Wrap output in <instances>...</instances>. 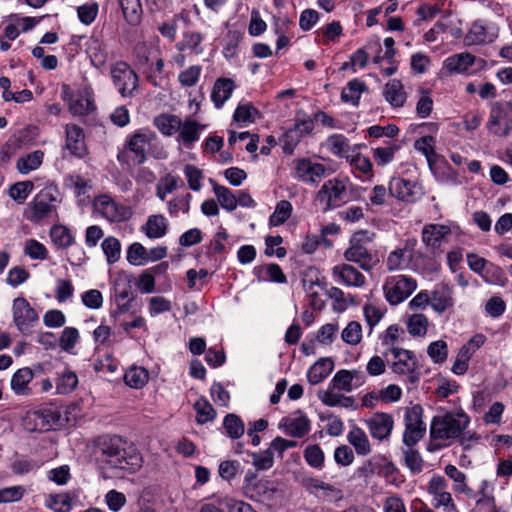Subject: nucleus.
<instances>
[{
  "instance_id": "nucleus-26",
  "label": "nucleus",
  "mask_w": 512,
  "mask_h": 512,
  "mask_svg": "<svg viewBox=\"0 0 512 512\" xmlns=\"http://www.w3.org/2000/svg\"><path fill=\"white\" fill-rule=\"evenodd\" d=\"M368 87L366 83L358 78L347 83L346 88L341 92V100L344 103H351L354 106H358L360 102L361 93L366 92Z\"/></svg>"
},
{
  "instance_id": "nucleus-5",
  "label": "nucleus",
  "mask_w": 512,
  "mask_h": 512,
  "mask_svg": "<svg viewBox=\"0 0 512 512\" xmlns=\"http://www.w3.org/2000/svg\"><path fill=\"white\" fill-rule=\"evenodd\" d=\"M490 133L497 137H507L512 131V100L491 103L486 124Z\"/></svg>"
},
{
  "instance_id": "nucleus-57",
  "label": "nucleus",
  "mask_w": 512,
  "mask_h": 512,
  "mask_svg": "<svg viewBox=\"0 0 512 512\" xmlns=\"http://www.w3.org/2000/svg\"><path fill=\"white\" fill-rule=\"evenodd\" d=\"M421 97L416 104V113L420 118L428 117L433 110V99L430 97V90L420 88Z\"/></svg>"
},
{
  "instance_id": "nucleus-27",
  "label": "nucleus",
  "mask_w": 512,
  "mask_h": 512,
  "mask_svg": "<svg viewBox=\"0 0 512 512\" xmlns=\"http://www.w3.org/2000/svg\"><path fill=\"white\" fill-rule=\"evenodd\" d=\"M450 233V228L445 225H426L422 231V240L427 246L436 247L442 239Z\"/></svg>"
},
{
  "instance_id": "nucleus-50",
  "label": "nucleus",
  "mask_w": 512,
  "mask_h": 512,
  "mask_svg": "<svg viewBox=\"0 0 512 512\" xmlns=\"http://www.w3.org/2000/svg\"><path fill=\"white\" fill-rule=\"evenodd\" d=\"M422 416L423 408L421 405L416 404L410 408H407L404 416L405 427L410 426V428H426V425L422 420Z\"/></svg>"
},
{
  "instance_id": "nucleus-16",
  "label": "nucleus",
  "mask_w": 512,
  "mask_h": 512,
  "mask_svg": "<svg viewBox=\"0 0 512 512\" xmlns=\"http://www.w3.org/2000/svg\"><path fill=\"white\" fill-rule=\"evenodd\" d=\"M295 414H298L299 416L295 418H282L279 428L288 436L302 438L310 431V420L302 413L301 410H297Z\"/></svg>"
},
{
  "instance_id": "nucleus-44",
  "label": "nucleus",
  "mask_w": 512,
  "mask_h": 512,
  "mask_svg": "<svg viewBox=\"0 0 512 512\" xmlns=\"http://www.w3.org/2000/svg\"><path fill=\"white\" fill-rule=\"evenodd\" d=\"M223 426L227 435L232 439L240 438L245 432L244 423L236 414H227L224 417Z\"/></svg>"
},
{
  "instance_id": "nucleus-35",
  "label": "nucleus",
  "mask_w": 512,
  "mask_h": 512,
  "mask_svg": "<svg viewBox=\"0 0 512 512\" xmlns=\"http://www.w3.org/2000/svg\"><path fill=\"white\" fill-rule=\"evenodd\" d=\"M328 150L337 157L348 156L346 153L349 152V140L343 134H332L326 140Z\"/></svg>"
},
{
  "instance_id": "nucleus-13",
  "label": "nucleus",
  "mask_w": 512,
  "mask_h": 512,
  "mask_svg": "<svg viewBox=\"0 0 512 512\" xmlns=\"http://www.w3.org/2000/svg\"><path fill=\"white\" fill-rule=\"evenodd\" d=\"M66 150L76 158L83 159L88 155L85 133L75 124H66Z\"/></svg>"
},
{
  "instance_id": "nucleus-33",
  "label": "nucleus",
  "mask_w": 512,
  "mask_h": 512,
  "mask_svg": "<svg viewBox=\"0 0 512 512\" xmlns=\"http://www.w3.org/2000/svg\"><path fill=\"white\" fill-rule=\"evenodd\" d=\"M33 379V372L25 367L17 370L11 379V388L16 394H27V385Z\"/></svg>"
},
{
  "instance_id": "nucleus-9",
  "label": "nucleus",
  "mask_w": 512,
  "mask_h": 512,
  "mask_svg": "<svg viewBox=\"0 0 512 512\" xmlns=\"http://www.w3.org/2000/svg\"><path fill=\"white\" fill-rule=\"evenodd\" d=\"M93 207L110 222L128 220L133 214L130 207L115 202L109 194H98L93 200Z\"/></svg>"
},
{
  "instance_id": "nucleus-48",
  "label": "nucleus",
  "mask_w": 512,
  "mask_h": 512,
  "mask_svg": "<svg viewBox=\"0 0 512 512\" xmlns=\"http://www.w3.org/2000/svg\"><path fill=\"white\" fill-rule=\"evenodd\" d=\"M430 305L438 313H443L453 306V299L449 292L435 290L431 294Z\"/></svg>"
},
{
  "instance_id": "nucleus-21",
  "label": "nucleus",
  "mask_w": 512,
  "mask_h": 512,
  "mask_svg": "<svg viewBox=\"0 0 512 512\" xmlns=\"http://www.w3.org/2000/svg\"><path fill=\"white\" fill-rule=\"evenodd\" d=\"M333 275L339 277L347 286L361 287L365 284L364 275L349 264L336 265Z\"/></svg>"
},
{
  "instance_id": "nucleus-60",
  "label": "nucleus",
  "mask_w": 512,
  "mask_h": 512,
  "mask_svg": "<svg viewBox=\"0 0 512 512\" xmlns=\"http://www.w3.org/2000/svg\"><path fill=\"white\" fill-rule=\"evenodd\" d=\"M183 186L184 182L179 176L167 174L158 182L156 192H173Z\"/></svg>"
},
{
  "instance_id": "nucleus-15",
  "label": "nucleus",
  "mask_w": 512,
  "mask_h": 512,
  "mask_svg": "<svg viewBox=\"0 0 512 512\" xmlns=\"http://www.w3.org/2000/svg\"><path fill=\"white\" fill-rule=\"evenodd\" d=\"M297 176L306 183H317L326 174V167L321 163L313 162L309 158H302L296 164Z\"/></svg>"
},
{
  "instance_id": "nucleus-51",
  "label": "nucleus",
  "mask_w": 512,
  "mask_h": 512,
  "mask_svg": "<svg viewBox=\"0 0 512 512\" xmlns=\"http://www.w3.org/2000/svg\"><path fill=\"white\" fill-rule=\"evenodd\" d=\"M307 464L313 468L320 469L324 464V453L319 445H308L303 453Z\"/></svg>"
},
{
  "instance_id": "nucleus-59",
  "label": "nucleus",
  "mask_w": 512,
  "mask_h": 512,
  "mask_svg": "<svg viewBox=\"0 0 512 512\" xmlns=\"http://www.w3.org/2000/svg\"><path fill=\"white\" fill-rule=\"evenodd\" d=\"M184 175L191 190L198 191L201 189V180L203 179V172L201 169L195 165L186 164L184 167Z\"/></svg>"
},
{
  "instance_id": "nucleus-62",
  "label": "nucleus",
  "mask_w": 512,
  "mask_h": 512,
  "mask_svg": "<svg viewBox=\"0 0 512 512\" xmlns=\"http://www.w3.org/2000/svg\"><path fill=\"white\" fill-rule=\"evenodd\" d=\"M190 194H181L168 202V210L172 216H177L181 211L187 213L190 207Z\"/></svg>"
},
{
  "instance_id": "nucleus-36",
  "label": "nucleus",
  "mask_w": 512,
  "mask_h": 512,
  "mask_svg": "<svg viewBox=\"0 0 512 512\" xmlns=\"http://www.w3.org/2000/svg\"><path fill=\"white\" fill-rule=\"evenodd\" d=\"M43 157L44 153L41 150L29 153L17 160V169L20 173L27 174L42 164Z\"/></svg>"
},
{
  "instance_id": "nucleus-20",
  "label": "nucleus",
  "mask_w": 512,
  "mask_h": 512,
  "mask_svg": "<svg viewBox=\"0 0 512 512\" xmlns=\"http://www.w3.org/2000/svg\"><path fill=\"white\" fill-rule=\"evenodd\" d=\"M204 127L195 120L185 119L183 122L181 121L178 141H181L186 149H192L194 142L199 140L200 131Z\"/></svg>"
},
{
  "instance_id": "nucleus-25",
  "label": "nucleus",
  "mask_w": 512,
  "mask_h": 512,
  "mask_svg": "<svg viewBox=\"0 0 512 512\" xmlns=\"http://www.w3.org/2000/svg\"><path fill=\"white\" fill-rule=\"evenodd\" d=\"M125 21L131 26L140 24L143 8L140 0H118Z\"/></svg>"
},
{
  "instance_id": "nucleus-61",
  "label": "nucleus",
  "mask_w": 512,
  "mask_h": 512,
  "mask_svg": "<svg viewBox=\"0 0 512 512\" xmlns=\"http://www.w3.org/2000/svg\"><path fill=\"white\" fill-rule=\"evenodd\" d=\"M38 342L45 347V349H54L59 346L64 349V331L59 334L51 332L41 333L38 337Z\"/></svg>"
},
{
  "instance_id": "nucleus-55",
  "label": "nucleus",
  "mask_w": 512,
  "mask_h": 512,
  "mask_svg": "<svg viewBox=\"0 0 512 512\" xmlns=\"http://www.w3.org/2000/svg\"><path fill=\"white\" fill-rule=\"evenodd\" d=\"M127 261L135 266L142 265L148 261V253L145 247L135 242L127 250Z\"/></svg>"
},
{
  "instance_id": "nucleus-23",
  "label": "nucleus",
  "mask_w": 512,
  "mask_h": 512,
  "mask_svg": "<svg viewBox=\"0 0 512 512\" xmlns=\"http://www.w3.org/2000/svg\"><path fill=\"white\" fill-rule=\"evenodd\" d=\"M334 369V361L330 357L320 358L307 372L310 384L316 385L322 382Z\"/></svg>"
},
{
  "instance_id": "nucleus-42",
  "label": "nucleus",
  "mask_w": 512,
  "mask_h": 512,
  "mask_svg": "<svg viewBox=\"0 0 512 512\" xmlns=\"http://www.w3.org/2000/svg\"><path fill=\"white\" fill-rule=\"evenodd\" d=\"M404 463L412 474H419L423 470L424 460L420 452L413 447H407L403 451Z\"/></svg>"
},
{
  "instance_id": "nucleus-37",
  "label": "nucleus",
  "mask_w": 512,
  "mask_h": 512,
  "mask_svg": "<svg viewBox=\"0 0 512 512\" xmlns=\"http://www.w3.org/2000/svg\"><path fill=\"white\" fill-rule=\"evenodd\" d=\"M194 409L197 413L196 422L200 425L205 424L207 422H211L216 417V411L213 406L209 403L207 399L204 397H200L194 403Z\"/></svg>"
},
{
  "instance_id": "nucleus-2",
  "label": "nucleus",
  "mask_w": 512,
  "mask_h": 512,
  "mask_svg": "<svg viewBox=\"0 0 512 512\" xmlns=\"http://www.w3.org/2000/svg\"><path fill=\"white\" fill-rule=\"evenodd\" d=\"M470 423L469 416L460 411L456 414L447 412L444 415H436L433 417L430 425V438L434 444L430 450L441 449L450 444L451 440L460 439L462 445H465L466 434L465 429Z\"/></svg>"
},
{
  "instance_id": "nucleus-1",
  "label": "nucleus",
  "mask_w": 512,
  "mask_h": 512,
  "mask_svg": "<svg viewBox=\"0 0 512 512\" xmlns=\"http://www.w3.org/2000/svg\"><path fill=\"white\" fill-rule=\"evenodd\" d=\"M93 457L104 479H121L138 472L144 463L142 453L130 440L116 434H103L91 444Z\"/></svg>"
},
{
  "instance_id": "nucleus-53",
  "label": "nucleus",
  "mask_w": 512,
  "mask_h": 512,
  "mask_svg": "<svg viewBox=\"0 0 512 512\" xmlns=\"http://www.w3.org/2000/svg\"><path fill=\"white\" fill-rule=\"evenodd\" d=\"M99 5L97 2L86 3L76 8L79 21L84 25H90L98 15Z\"/></svg>"
},
{
  "instance_id": "nucleus-52",
  "label": "nucleus",
  "mask_w": 512,
  "mask_h": 512,
  "mask_svg": "<svg viewBox=\"0 0 512 512\" xmlns=\"http://www.w3.org/2000/svg\"><path fill=\"white\" fill-rule=\"evenodd\" d=\"M342 340L349 345H357L362 339V327L357 321H351L341 333Z\"/></svg>"
},
{
  "instance_id": "nucleus-39",
  "label": "nucleus",
  "mask_w": 512,
  "mask_h": 512,
  "mask_svg": "<svg viewBox=\"0 0 512 512\" xmlns=\"http://www.w3.org/2000/svg\"><path fill=\"white\" fill-rule=\"evenodd\" d=\"M292 205L287 200H281L277 203L274 212L269 217V225L273 227L284 224L291 216Z\"/></svg>"
},
{
  "instance_id": "nucleus-10",
  "label": "nucleus",
  "mask_w": 512,
  "mask_h": 512,
  "mask_svg": "<svg viewBox=\"0 0 512 512\" xmlns=\"http://www.w3.org/2000/svg\"><path fill=\"white\" fill-rule=\"evenodd\" d=\"M114 299L117 310L114 315L123 314L131 310L132 302L136 298L133 290L132 279L127 275H119L114 280Z\"/></svg>"
},
{
  "instance_id": "nucleus-43",
  "label": "nucleus",
  "mask_w": 512,
  "mask_h": 512,
  "mask_svg": "<svg viewBox=\"0 0 512 512\" xmlns=\"http://www.w3.org/2000/svg\"><path fill=\"white\" fill-rule=\"evenodd\" d=\"M21 425L25 431L28 432H43L47 431L41 413L39 410L28 411L22 418Z\"/></svg>"
},
{
  "instance_id": "nucleus-12",
  "label": "nucleus",
  "mask_w": 512,
  "mask_h": 512,
  "mask_svg": "<svg viewBox=\"0 0 512 512\" xmlns=\"http://www.w3.org/2000/svg\"><path fill=\"white\" fill-rule=\"evenodd\" d=\"M156 138V134L150 130H138L126 141V150L134 154V162L142 164L146 161V148L151 141Z\"/></svg>"
},
{
  "instance_id": "nucleus-18",
  "label": "nucleus",
  "mask_w": 512,
  "mask_h": 512,
  "mask_svg": "<svg viewBox=\"0 0 512 512\" xmlns=\"http://www.w3.org/2000/svg\"><path fill=\"white\" fill-rule=\"evenodd\" d=\"M236 84L233 79L220 77L213 86L211 100L217 109H220L224 103L231 97Z\"/></svg>"
},
{
  "instance_id": "nucleus-6",
  "label": "nucleus",
  "mask_w": 512,
  "mask_h": 512,
  "mask_svg": "<svg viewBox=\"0 0 512 512\" xmlns=\"http://www.w3.org/2000/svg\"><path fill=\"white\" fill-rule=\"evenodd\" d=\"M113 85L122 97H132L138 89L139 77L130 65L124 61L115 63L111 68Z\"/></svg>"
},
{
  "instance_id": "nucleus-8",
  "label": "nucleus",
  "mask_w": 512,
  "mask_h": 512,
  "mask_svg": "<svg viewBox=\"0 0 512 512\" xmlns=\"http://www.w3.org/2000/svg\"><path fill=\"white\" fill-rule=\"evenodd\" d=\"M242 489L247 498L257 502L272 499L276 491L271 481L259 478L257 472L251 470L244 477Z\"/></svg>"
},
{
  "instance_id": "nucleus-7",
  "label": "nucleus",
  "mask_w": 512,
  "mask_h": 512,
  "mask_svg": "<svg viewBox=\"0 0 512 512\" xmlns=\"http://www.w3.org/2000/svg\"><path fill=\"white\" fill-rule=\"evenodd\" d=\"M416 288V280L404 275L389 277L383 287L386 300L391 305H397L403 302Z\"/></svg>"
},
{
  "instance_id": "nucleus-17",
  "label": "nucleus",
  "mask_w": 512,
  "mask_h": 512,
  "mask_svg": "<svg viewBox=\"0 0 512 512\" xmlns=\"http://www.w3.org/2000/svg\"><path fill=\"white\" fill-rule=\"evenodd\" d=\"M476 57L468 52L454 54L444 60V67L452 74L472 75L474 71L471 67L474 65Z\"/></svg>"
},
{
  "instance_id": "nucleus-56",
  "label": "nucleus",
  "mask_w": 512,
  "mask_h": 512,
  "mask_svg": "<svg viewBox=\"0 0 512 512\" xmlns=\"http://www.w3.org/2000/svg\"><path fill=\"white\" fill-rule=\"evenodd\" d=\"M356 373V371L339 370L331 381L333 388L350 392L352 390V380Z\"/></svg>"
},
{
  "instance_id": "nucleus-14",
  "label": "nucleus",
  "mask_w": 512,
  "mask_h": 512,
  "mask_svg": "<svg viewBox=\"0 0 512 512\" xmlns=\"http://www.w3.org/2000/svg\"><path fill=\"white\" fill-rule=\"evenodd\" d=\"M366 424L371 436L382 441L389 438L394 426V420L390 414L376 412L366 421Z\"/></svg>"
},
{
  "instance_id": "nucleus-11",
  "label": "nucleus",
  "mask_w": 512,
  "mask_h": 512,
  "mask_svg": "<svg viewBox=\"0 0 512 512\" xmlns=\"http://www.w3.org/2000/svg\"><path fill=\"white\" fill-rule=\"evenodd\" d=\"M13 321L18 330L26 334L39 321V316L25 298L18 297L13 301Z\"/></svg>"
},
{
  "instance_id": "nucleus-40",
  "label": "nucleus",
  "mask_w": 512,
  "mask_h": 512,
  "mask_svg": "<svg viewBox=\"0 0 512 512\" xmlns=\"http://www.w3.org/2000/svg\"><path fill=\"white\" fill-rule=\"evenodd\" d=\"M302 138L297 128L292 127L286 130L279 138L284 154L292 155Z\"/></svg>"
},
{
  "instance_id": "nucleus-64",
  "label": "nucleus",
  "mask_w": 512,
  "mask_h": 512,
  "mask_svg": "<svg viewBox=\"0 0 512 512\" xmlns=\"http://www.w3.org/2000/svg\"><path fill=\"white\" fill-rule=\"evenodd\" d=\"M200 74L201 67L193 65L190 66L188 69L182 71L178 76V80L182 86L192 87L198 82Z\"/></svg>"
},
{
  "instance_id": "nucleus-31",
  "label": "nucleus",
  "mask_w": 512,
  "mask_h": 512,
  "mask_svg": "<svg viewBox=\"0 0 512 512\" xmlns=\"http://www.w3.org/2000/svg\"><path fill=\"white\" fill-rule=\"evenodd\" d=\"M348 194H316L314 198V205L322 212H327L330 209L340 207L348 201L345 196Z\"/></svg>"
},
{
  "instance_id": "nucleus-24",
  "label": "nucleus",
  "mask_w": 512,
  "mask_h": 512,
  "mask_svg": "<svg viewBox=\"0 0 512 512\" xmlns=\"http://www.w3.org/2000/svg\"><path fill=\"white\" fill-rule=\"evenodd\" d=\"M168 225L165 217L160 214L150 215L142 226V231L150 239H158L167 233Z\"/></svg>"
},
{
  "instance_id": "nucleus-38",
  "label": "nucleus",
  "mask_w": 512,
  "mask_h": 512,
  "mask_svg": "<svg viewBox=\"0 0 512 512\" xmlns=\"http://www.w3.org/2000/svg\"><path fill=\"white\" fill-rule=\"evenodd\" d=\"M260 111L252 104H239L234 113L233 120L237 123H254L256 117H260Z\"/></svg>"
},
{
  "instance_id": "nucleus-54",
  "label": "nucleus",
  "mask_w": 512,
  "mask_h": 512,
  "mask_svg": "<svg viewBox=\"0 0 512 512\" xmlns=\"http://www.w3.org/2000/svg\"><path fill=\"white\" fill-rule=\"evenodd\" d=\"M250 455L257 470H268L274 464V452L271 447L261 452H253Z\"/></svg>"
},
{
  "instance_id": "nucleus-28",
  "label": "nucleus",
  "mask_w": 512,
  "mask_h": 512,
  "mask_svg": "<svg viewBox=\"0 0 512 512\" xmlns=\"http://www.w3.org/2000/svg\"><path fill=\"white\" fill-rule=\"evenodd\" d=\"M153 123L162 134L172 136L180 129L181 119L173 114H160Z\"/></svg>"
},
{
  "instance_id": "nucleus-29",
  "label": "nucleus",
  "mask_w": 512,
  "mask_h": 512,
  "mask_svg": "<svg viewBox=\"0 0 512 512\" xmlns=\"http://www.w3.org/2000/svg\"><path fill=\"white\" fill-rule=\"evenodd\" d=\"M349 443L355 448L357 454L368 455L371 452V446L366 433L357 426H353L347 435Z\"/></svg>"
},
{
  "instance_id": "nucleus-3",
  "label": "nucleus",
  "mask_w": 512,
  "mask_h": 512,
  "mask_svg": "<svg viewBox=\"0 0 512 512\" xmlns=\"http://www.w3.org/2000/svg\"><path fill=\"white\" fill-rule=\"evenodd\" d=\"M66 85L68 111L74 117H86L97 111L95 93L90 84L85 83L75 91H69Z\"/></svg>"
},
{
  "instance_id": "nucleus-19",
  "label": "nucleus",
  "mask_w": 512,
  "mask_h": 512,
  "mask_svg": "<svg viewBox=\"0 0 512 512\" xmlns=\"http://www.w3.org/2000/svg\"><path fill=\"white\" fill-rule=\"evenodd\" d=\"M390 352L397 361L393 362L391 368L397 374H405L407 370H416L417 361L412 351L403 348L393 347Z\"/></svg>"
},
{
  "instance_id": "nucleus-34",
  "label": "nucleus",
  "mask_w": 512,
  "mask_h": 512,
  "mask_svg": "<svg viewBox=\"0 0 512 512\" xmlns=\"http://www.w3.org/2000/svg\"><path fill=\"white\" fill-rule=\"evenodd\" d=\"M434 143L435 138L430 135L423 136L414 143V148L425 156L430 168H432L438 156L433 146Z\"/></svg>"
},
{
  "instance_id": "nucleus-22",
  "label": "nucleus",
  "mask_w": 512,
  "mask_h": 512,
  "mask_svg": "<svg viewBox=\"0 0 512 512\" xmlns=\"http://www.w3.org/2000/svg\"><path fill=\"white\" fill-rule=\"evenodd\" d=\"M383 96L385 100L394 108L403 107L406 102L404 86L398 79H392L386 83Z\"/></svg>"
},
{
  "instance_id": "nucleus-32",
  "label": "nucleus",
  "mask_w": 512,
  "mask_h": 512,
  "mask_svg": "<svg viewBox=\"0 0 512 512\" xmlns=\"http://www.w3.org/2000/svg\"><path fill=\"white\" fill-rule=\"evenodd\" d=\"M149 380V373L143 367L132 366L124 374V382L131 388L140 389Z\"/></svg>"
},
{
  "instance_id": "nucleus-4",
  "label": "nucleus",
  "mask_w": 512,
  "mask_h": 512,
  "mask_svg": "<svg viewBox=\"0 0 512 512\" xmlns=\"http://www.w3.org/2000/svg\"><path fill=\"white\" fill-rule=\"evenodd\" d=\"M371 240L368 231L360 230L355 232L349 241V247L344 253L345 259L358 264L364 271H370L375 266L376 259L365 247L364 243Z\"/></svg>"
},
{
  "instance_id": "nucleus-45",
  "label": "nucleus",
  "mask_w": 512,
  "mask_h": 512,
  "mask_svg": "<svg viewBox=\"0 0 512 512\" xmlns=\"http://www.w3.org/2000/svg\"><path fill=\"white\" fill-rule=\"evenodd\" d=\"M244 33L239 30H229L226 36V43L223 47V55L227 59L237 56L238 45L242 41Z\"/></svg>"
},
{
  "instance_id": "nucleus-46",
  "label": "nucleus",
  "mask_w": 512,
  "mask_h": 512,
  "mask_svg": "<svg viewBox=\"0 0 512 512\" xmlns=\"http://www.w3.org/2000/svg\"><path fill=\"white\" fill-rule=\"evenodd\" d=\"M101 247L109 264H113L119 260L121 244L117 238L113 236L105 238L101 244Z\"/></svg>"
},
{
  "instance_id": "nucleus-58",
  "label": "nucleus",
  "mask_w": 512,
  "mask_h": 512,
  "mask_svg": "<svg viewBox=\"0 0 512 512\" xmlns=\"http://www.w3.org/2000/svg\"><path fill=\"white\" fill-rule=\"evenodd\" d=\"M427 354L435 363L445 362L448 356L447 343L443 340L430 343L427 348Z\"/></svg>"
},
{
  "instance_id": "nucleus-63",
  "label": "nucleus",
  "mask_w": 512,
  "mask_h": 512,
  "mask_svg": "<svg viewBox=\"0 0 512 512\" xmlns=\"http://www.w3.org/2000/svg\"><path fill=\"white\" fill-rule=\"evenodd\" d=\"M399 128L395 124H388L386 126L373 125L367 129V133L372 138H380L386 136L394 138L399 134Z\"/></svg>"
},
{
  "instance_id": "nucleus-41",
  "label": "nucleus",
  "mask_w": 512,
  "mask_h": 512,
  "mask_svg": "<svg viewBox=\"0 0 512 512\" xmlns=\"http://www.w3.org/2000/svg\"><path fill=\"white\" fill-rule=\"evenodd\" d=\"M47 431L61 426V411L58 406L49 404L39 410Z\"/></svg>"
},
{
  "instance_id": "nucleus-49",
  "label": "nucleus",
  "mask_w": 512,
  "mask_h": 512,
  "mask_svg": "<svg viewBox=\"0 0 512 512\" xmlns=\"http://www.w3.org/2000/svg\"><path fill=\"white\" fill-rule=\"evenodd\" d=\"M346 160L350 163L354 170L359 171L363 175L371 178L372 174V162L366 156L356 153L355 155L346 156Z\"/></svg>"
},
{
  "instance_id": "nucleus-30",
  "label": "nucleus",
  "mask_w": 512,
  "mask_h": 512,
  "mask_svg": "<svg viewBox=\"0 0 512 512\" xmlns=\"http://www.w3.org/2000/svg\"><path fill=\"white\" fill-rule=\"evenodd\" d=\"M496 38L495 34L489 35L484 25L474 22L464 41L467 45L491 43Z\"/></svg>"
},
{
  "instance_id": "nucleus-47",
  "label": "nucleus",
  "mask_w": 512,
  "mask_h": 512,
  "mask_svg": "<svg viewBox=\"0 0 512 512\" xmlns=\"http://www.w3.org/2000/svg\"><path fill=\"white\" fill-rule=\"evenodd\" d=\"M428 319L424 314H413L407 321V330L410 335L424 336L427 333Z\"/></svg>"
}]
</instances>
